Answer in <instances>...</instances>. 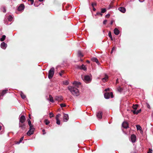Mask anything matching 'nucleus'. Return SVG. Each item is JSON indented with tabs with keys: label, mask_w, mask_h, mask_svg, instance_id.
I'll return each mask as SVG.
<instances>
[{
	"label": "nucleus",
	"mask_w": 153,
	"mask_h": 153,
	"mask_svg": "<svg viewBox=\"0 0 153 153\" xmlns=\"http://www.w3.org/2000/svg\"><path fill=\"white\" fill-rule=\"evenodd\" d=\"M68 88L71 94L74 96H78L79 95V90L73 86H69Z\"/></svg>",
	"instance_id": "f257e3e1"
},
{
	"label": "nucleus",
	"mask_w": 153,
	"mask_h": 153,
	"mask_svg": "<svg viewBox=\"0 0 153 153\" xmlns=\"http://www.w3.org/2000/svg\"><path fill=\"white\" fill-rule=\"evenodd\" d=\"M54 73V68L53 67L51 68L48 72V77L51 79L52 78Z\"/></svg>",
	"instance_id": "f03ea898"
},
{
	"label": "nucleus",
	"mask_w": 153,
	"mask_h": 153,
	"mask_svg": "<svg viewBox=\"0 0 153 153\" xmlns=\"http://www.w3.org/2000/svg\"><path fill=\"white\" fill-rule=\"evenodd\" d=\"M82 78L84 81L87 83L90 82L91 80V76L89 75H85L84 77H82Z\"/></svg>",
	"instance_id": "7ed1b4c3"
},
{
	"label": "nucleus",
	"mask_w": 153,
	"mask_h": 153,
	"mask_svg": "<svg viewBox=\"0 0 153 153\" xmlns=\"http://www.w3.org/2000/svg\"><path fill=\"white\" fill-rule=\"evenodd\" d=\"M104 96L105 98L106 99H109L110 97L111 98L113 97V93L112 92H111L110 93L106 92L104 94Z\"/></svg>",
	"instance_id": "20e7f679"
},
{
	"label": "nucleus",
	"mask_w": 153,
	"mask_h": 153,
	"mask_svg": "<svg viewBox=\"0 0 153 153\" xmlns=\"http://www.w3.org/2000/svg\"><path fill=\"white\" fill-rule=\"evenodd\" d=\"M34 128L33 127H30V129L27 133V134L28 136H30L33 134L34 133Z\"/></svg>",
	"instance_id": "39448f33"
},
{
	"label": "nucleus",
	"mask_w": 153,
	"mask_h": 153,
	"mask_svg": "<svg viewBox=\"0 0 153 153\" xmlns=\"http://www.w3.org/2000/svg\"><path fill=\"white\" fill-rule=\"evenodd\" d=\"M25 118L24 115H22L19 119V123H23L25 122Z\"/></svg>",
	"instance_id": "423d86ee"
},
{
	"label": "nucleus",
	"mask_w": 153,
	"mask_h": 153,
	"mask_svg": "<svg viewBox=\"0 0 153 153\" xmlns=\"http://www.w3.org/2000/svg\"><path fill=\"white\" fill-rule=\"evenodd\" d=\"M19 128L22 130H24L26 128V124L24 123H19Z\"/></svg>",
	"instance_id": "0eeeda50"
},
{
	"label": "nucleus",
	"mask_w": 153,
	"mask_h": 153,
	"mask_svg": "<svg viewBox=\"0 0 153 153\" xmlns=\"http://www.w3.org/2000/svg\"><path fill=\"white\" fill-rule=\"evenodd\" d=\"M136 139V136L134 134H132L131 136V141L134 143L135 142Z\"/></svg>",
	"instance_id": "6e6552de"
},
{
	"label": "nucleus",
	"mask_w": 153,
	"mask_h": 153,
	"mask_svg": "<svg viewBox=\"0 0 153 153\" xmlns=\"http://www.w3.org/2000/svg\"><path fill=\"white\" fill-rule=\"evenodd\" d=\"M102 113L101 111L97 112V117L99 119L102 118Z\"/></svg>",
	"instance_id": "1a4fd4ad"
},
{
	"label": "nucleus",
	"mask_w": 153,
	"mask_h": 153,
	"mask_svg": "<svg viewBox=\"0 0 153 153\" xmlns=\"http://www.w3.org/2000/svg\"><path fill=\"white\" fill-rule=\"evenodd\" d=\"M69 119L68 115V114H65L64 115L63 121L67 122Z\"/></svg>",
	"instance_id": "9d476101"
},
{
	"label": "nucleus",
	"mask_w": 153,
	"mask_h": 153,
	"mask_svg": "<svg viewBox=\"0 0 153 153\" xmlns=\"http://www.w3.org/2000/svg\"><path fill=\"white\" fill-rule=\"evenodd\" d=\"M1 47L2 49H5L7 47V44L4 42H3L1 43Z\"/></svg>",
	"instance_id": "9b49d317"
},
{
	"label": "nucleus",
	"mask_w": 153,
	"mask_h": 153,
	"mask_svg": "<svg viewBox=\"0 0 153 153\" xmlns=\"http://www.w3.org/2000/svg\"><path fill=\"white\" fill-rule=\"evenodd\" d=\"M25 8L24 5L23 4H21L18 8V10L19 11L23 10Z\"/></svg>",
	"instance_id": "f8f14e48"
},
{
	"label": "nucleus",
	"mask_w": 153,
	"mask_h": 153,
	"mask_svg": "<svg viewBox=\"0 0 153 153\" xmlns=\"http://www.w3.org/2000/svg\"><path fill=\"white\" fill-rule=\"evenodd\" d=\"M122 126L123 127L125 128H127L128 127V124L127 122H124L122 124Z\"/></svg>",
	"instance_id": "ddd939ff"
},
{
	"label": "nucleus",
	"mask_w": 153,
	"mask_h": 153,
	"mask_svg": "<svg viewBox=\"0 0 153 153\" xmlns=\"http://www.w3.org/2000/svg\"><path fill=\"white\" fill-rule=\"evenodd\" d=\"M118 10L123 13H125L126 11V9L125 8L123 7H120L118 8Z\"/></svg>",
	"instance_id": "4468645a"
},
{
	"label": "nucleus",
	"mask_w": 153,
	"mask_h": 153,
	"mask_svg": "<svg viewBox=\"0 0 153 153\" xmlns=\"http://www.w3.org/2000/svg\"><path fill=\"white\" fill-rule=\"evenodd\" d=\"M55 99L56 100L59 101L63 100V97L62 96H56L55 97Z\"/></svg>",
	"instance_id": "2eb2a0df"
},
{
	"label": "nucleus",
	"mask_w": 153,
	"mask_h": 153,
	"mask_svg": "<svg viewBox=\"0 0 153 153\" xmlns=\"http://www.w3.org/2000/svg\"><path fill=\"white\" fill-rule=\"evenodd\" d=\"M93 61L95 62L98 65H99L100 63L99 62L98 59L95 57H93L91 59Z\"/></svg>",
	"instance_id": "dca6fc26"
},
{
	"label": "nucleus",
	"mask_w": 153,
	"mask_h": 153,
	"mask_svg": "<svg viewBox=\"0 0 153 153\" xmlns=\"http://www.w3.org/2000/svg\"><path fill=\"white\" fill-rule=\"evenodd\" d=\"M114 33L116 35H118L120 33L119 30L116 28L114 30Z\"/></svg>",
	"instance_id": "f3484780"
},
{
	"label": "nucleus",
	"mask_w": 153,
	"mask_h": 153,
	"mask_svg": "<svg viewBox=\"0 0 153 153\" xmlns=\"http://www.w3.org/2000/svg\"><path fill=\"white\" fill-rule=\"evenodd\" d=\"M79 68L80 69L83 70L84 71H85L87 70L86 67L83 64H82L81 66Z\"/></svg>",
	"instance_id": "a211bd4d"
},
{
	"label": "nucleus",
	"mask_w": 153,
	"mask_h": 153,
	"mask_svg": "<svg viewBox=\"0 0 153 153\" xmlns=\"http://www.w3.org/2000/svg\"><path fill=\"white\" fill-rule=\"evenodd\" d=\"M108 78V76L106 75H105V77L102 79V80L103 82H105L106 81Z\"/></svg>",
	"instance_id": "6ab92c4d"
},
{
	"label": "nucleus",
	"mask_w": 153,
	"mask_h": 153,
	"mask_svg": "<svg viewBox=\"0 0 153 153\" xmlns=\"http://www.w3.org/2000/svg\"><path fill=\"white\" fill-rule=\"evenodd\" d=\"M8 91L7 89H5L2 91V92L1 93V96H3L5 94L7 91Z\"/></svg>",
	"instance_id": "aec40b11"
},
{
	"label": "nucleus",
	"mask_w": 153,
	"mask_h": 153,
	"mask_svg": "<svg viewBox=\"0 0 153 153\" xmlns=\"http://www.w3.org/2000/svg\"><path fill=\"white\" fill-rule=\"evenodd\" d=\"M20 95H21V97L23 99H25L26 97V96L22 92H21Z\"/></svg>",
	"instance_id": "412c9836"
},
{
	"label": "nucleus",
	"mask_w": 153,
	"mask_h": 153,
	"mask_svg": "<svg viewBox=\"0 0 153 153\" xmlns=\"http://www.w3.org/2000/svg\"><path fill=\"white\" fill-rule=\"evenodd\" d=\"M24 136L22 137L20 139L19 141H18V142H16V144H19V143H21L22 142V141L24 139Z\"/></svg>",
	"instance_id": "4be33fe9"
},
{
	"label": "nucleus",
	"mask_w": 153,
	"mask_h": 153,
	"mask_svg": "<svg viewBox=\"0 0 153 153\" xmlns=\"http://www.w3.org/2000/svg\"><path fill=\"white\" fill-rule=\"evenodd\" d=\"M27 121L30 127H33V125L31 124V122L30 120L29 119H28Z\"/></svg>",
	"instance_id": "5701e85b"
},
{
	"label": "nucleus",
	"mask_w": 153,
	"mask_h": 153,
	"mask_svg": "<svg viewBox=\"0 0 153 153\" xmlns=\"http://www.w3.org/2000/svg\"><path fill=\"white\" fill-rule=\"evenodd\" d=\"M49 98H50V100H49L50 101L52 102H53V103L54 102V101L53 100V98L52 97V96L51 95H49Z\"/></svg>",
	"instance_id": "b1692460"
},
{
	"label": "nucleus",
	"mask_w": 153,
	"mask_h": 153,
	"mask_svg": "<svg viewBox=\"0 0 153 153\" xmlns=\"http://www.w3.org/2000/svg\"><path fill=\"white\" fill-rule=\"evenodd\" d=\"M13 18L11 15H9L8 16L7 19L9 21H11L13 20Z\"/></svg>",
	"instance_id": "393cba45"
},
{
	"label": "nucleus",
	"mask_w": 153,
	"mask_h": 153,
	"mask_svg": "<svg viewBox=\"0 0 153 153\" xmlns=\"http://www.w3.org/2000/svg\"><path fill=\"white\" fill-rule=\"evenodd\" d=\"M44 123L46 125H48L50 123V122L49 120H48L47 119H45L44 120Z\"/></svg>",
	"instance_id": "a878e982"
},
{
	"label": "nucleus",
	"mask_w": 153,
	"mask_h": 153,
	"mask_svg": "<svg viewBox=\"0 0 153 153\" xmlns=\"http://www.w3.org/2000/svg\"><path fill=\"white\" fill-rule=\"evenodd\" d=\"M6 38V36L4 35L2 36V37L0 39V41H3Z\"/></svg>",
	"instance_id": "bb28decb"
},
{
	"label": "nucleus",
	"mask_w": 153,
	"mask_h": 153,
	"mask_svg": "<svg viewBox=\"0 0 153 153\" xmlns=\"http://www.w3.org/2000/svg\"><path fill=\"white\" fill-rule=\"evenodd\" d=\"M138 106V104H136L134 105H133L132 107L134 109H135V110H136L137 109Z\"/></svg>",
	"instance_id": "cd10ccee"
},
{
	"label": "nucleus",
	"mask_w": 153,
	"mask_h": 153,
	"mask_svg": "<svg viewBox=\"0 0 153 153\" xmlns=\"http://www.w3.org/2000/svg\"><path fill=\"white\" fill-rule=\"evenodd\" d=\"M106 11V9L105 8H102L101 9V13H105Z\"/></svg>",
	"instance_id": "c85d7f7f"
},
{
	"label": "nucleus",
	"mask_w": 153,
	"mask_h": 153,
	"mask_svg": "<svg viewBox=\"0 0 153 153\" xmlns=\"http://www.w3.org/2000/svg\"><path fill=\"white\" fill-rule=\"evenodd\" d=\"M78 55L79 57H83V55L82 54V53L80 51H78Z\"/></svg>",
	"instance_id": "c756f323"
},
{
	"label": "nucleus",
	"mask_w": 153,
	"mask_h": 153,
	"mask_svg": "<svg viewBox=\"0 0 153 153\" xmlns=\"http://www.w3.org/2000/svg\"><path fill=\"white\" fill-rule=\"evenodd\" d=\"M63 84H64L66 85H67L68 84L69 82L68 81H65L63 82Z\"/></svg>",
	"instance_id": "7c9ffc66"
},
{
	"label": "nucleus",
	"mask_w": 153,
	"mask_h": 153,
	"mask_svg": "<svg viewBox=\"0 0 153 153\" xmlns=\"http://www.w3.org/2000/svg\"><path fill=\"white\" fill-rule=\"evenodd\" d=\"M108 36L111 40H112V37L111 35V32L108 33Z\"/></svg>",
	"instance_id": "2f4dec72"
},
{
	"label": "nucleus",
	"mask_w": 153,
	"mask_h": 153,
	"mask_svg": "<svg viewBox=\"0 0 153 153\" xmlns=\"http://www.w3.org/2000/svg\"><path fill=\"white\" fill-rule=\"evenodd\" d=\"M136 127L137 130H141V126L139 125H137Z\"/></svg>",
	"instance_id": "473e14b6"
},
{
	"label": "nucleus",
	"mask_w": 153,
	"mask_h": 153,
	"mask_svg": "<svg viewBox=\"0 0 153 153\" xmlns=\"http://www.w3.org/2000/svg\"><path fill=\"white\" fill-rule=\"evenodd\" d=\"M97 14H98V16H102V13L101 12H97Z\"/></svg>",
	"instance_id": "72a5a7b5"
},
{
	"label": "nucleus",
	"mask_w": 153,
	"mask_h": 153,
	"mask_svg": "<svg viewBox=\"0 0 153 153\" xmlns=\"http://www.w3.org/2000/svg\"><path fill=\"white\" fill-rule=\"evenodd\" d=\"M73 84L74 85H79L80 84V83L79 82H78L76 81H75L73 83Z\"/></svg>",
	"instance_id": "f704fd0d"
},
{
	"label": "nucleus",
	"mask_w": 153,
	"mask_h": 153,
	"mask_svg": "<svg viewBox=\"0 0 153 153\" xmlns=\"http://www.w3.org/2000/svg\"><path fill=\"white\" fill-rule=\"evenodd\" d=\"M56 124L59 125H60V121L59 120V119H56Z\"/></svg>",
	"instance_id": "c9c22d12"
},
{
	"label": "nucleus",
	"mask_w": 153,
	"mask_h": 153,
	"mask_svg": "<svg viewBox=\"0 0 153 153\" xmlns=\"http://www.w3.org/2000/svg\"><path fill=\"white\" fill-rule=\"evenodd\" d=\"M60 106L61 108H63L66 106V105L64 103H62L60 104Z\"/></svg>",
	"instance_id": "e433bc0d"
},
{
	"label": "nucleus",
	"mask_w": 153,
	"mask_h": 153,
	"mask_svg": "<svg viewBox=\"0 0 153 153\" xmlns=\"http://www.w3.org/2000/svg\"><path fill=\"white\" fill-rule=\"evenodd\" d=\"M49 115L50 117L51 118L52 117H53L54 116V114H53V113L51 112L49 113Z\"/></svg>",
	"instance_id": "4c0bfd02"
},
{
	"label": "nucleus",
	"mask_w": 153,
	"mask_h": 153,
	"mask_svg": "<svg viewBox=\"0 0 153 153\" xmlns=\"http://www.w3.org/2000/svg\"><path fill=\"white\" fill-rule=\"evenodd\" d=\"M61 114H57L56 117V119H59V118L61 116Z\"/></svg>",
	"instance_id": "58836bf2"
},
{
	"label": "nucleus",
	"mask_w": 153,
	"mask_h": 153,
	"mask_svg": "<svg viewBox=\"0 0 153 153\" xmlns=\"http://www.w3.org/2000/svg\"><path fill=\"white\" fill-rule=\"evenodd\" d=\"M152 149L149 148V151L148 153H152Z\"/></svg>",
	"instance_id": "ea45409f"
},
{
	"label": "nucleus",
	"mask_w": 153,
	"mask_h": 153,
	"mask_svg": "<svg viewBox=\"0 0 153 153\" xmlns=\"http://www.w3.org/2000/svg\"><path fill=\"white\" fill-rule=\"evenodd\" d=\"M3 10L2 11L4 13H5L6 12V10L5 7H2Z\"/></svg>",
	"instance_id": "a19ab883"
},
{
	"label": "nucleus",
	"mask_w": 153,
	"mask_h": 153,
	"mask_svg": "<svg viewBox=\"0 0 153 153\" xmlns=\"http://www.w3.org/2000/svg\"><path fill=\"white\" fill-rule=\"evenodd\" d=\"M115 49V48L114 47L112 48L111 51V53H112L113 52V51H114Z\"/></svg>",
	"instance_id": "79ce46f5"
},
{
	"label": "nucleus",
	"mask_w": 153,
	"mask_h": 153,
	"mask_svg": "<svg viewBox=\"0 0 153 153\" xmlns=\"http://www.w3.org/2000/svg\"><path fill=\"white\" fill-rule=\"evenodd\" d=\"M107 22V20H104L103 21V24H104V25L106 24Z\"/></svg>",
	"instance_id": "37998d69"
},
{
	"label": "nucleus",
	"mask_w": 153,
	"mask_h": 153,
	"mask_svg": "<svg viewBox=\"0 0 153 153\" xmlns=\"http://www.w3.org/2000/svg\"><path fill=\"white\" fill-rule=\"evenodd\" d=\"M141 109H140L139 110H138L137 111L136 114H137L139 113H140L141 112Z\"/></svg>",
	"instance_id": "c03bdc74"
},
{
	"label": "nucleus",
	"mask_w": 153,
	"mask_h": 153,
	"mask_svg": "<svg viewBox=\"0 0 153 153\" xmlns=\"http://www.w3.org/2000/svg\"><path fill=\"white\" fill-rule=\"evenodd\" d=\"M28 1L31 2V4L32 5L33 4L34 2V0H28Z\"/></svg>",
	"instance_id": "a18cd8bd"
},
{
	"label": "nucleus",
	"mask_w": 153,
	"mask_h": 153,
	"mask_svg": "<svg viewBox=\"0 0 153 153\" xmlns=\"http://www.w3.org/2000/svg\"><path fill=\"white\" fill-rule=\"evenodd\" d=\"M91 5L93 7H94V6H96V3H92Z\"/></svg>",
	"instance_id": "49530a36"
},
{
	"label": "nucleus",
	"mask_w": 153,
	"mask_h": 153,
	"mask_svg": "<svg viewBox=\"0 0 153 153\" xmlns=\"http://www.w3.org/2000/svg\"><path fill=\"white\" fill-rule=\"evenodd\" d=\"M146 105H147V107L148 108L150 109L151 107H150V105H149V104H148V103H147Z\"/></svg>",
	"instance_id": "de8ad7c7"
},
{
	"label": "nucleus",
	"mask_w": 153,
	"mask_h": 153,
	"mask_svg": "<svg viewBox=\"0 0 153 153\" xmlns=\"http://www.w3.org/2000/svg\"><path fill=\"white\" fill-rule=\"evenodd\" d=\"M64 72V71H61V73H59V75L61 76H62V73H63Z\"/></svg>",
	"instance_id": "09e8293b"
},
{
	"label": "nucleus",
	"mask_w": 153,
	"mask_h": 153,
	"mask_svg": "<svg viewBox=\"0 0 153 153\" xmlns=\"http://www.w3.org/2000/svg\"><path fill=\"white\" fill-rule=\"evenodd\" d=\"M110 16V14L109 13L105 15L106 17H109Z\"/></svg>",
	"instance_id": "8fccbe9b"
},
{
	"label": "nucleus",
	"mask_w": 153,
	"mask_h": 153,
	"mask_svg": "<svg viewBox=\"0 0 153 153\" xmlns=\"http://www.w3.org/2000/svg\"><path fill=\"white\" fill-rule=\"evenodd\" d=\"M133 113L134 114H136L137 111H136V110H134V111H133Z\"/></svg>",
	"instance_id": "3c124183"
},
{
	"label": "nucleus",
	"mask_w": 153,
	"mask_h": 153,
	"mask_svg": "<svg viewBox=\"0 0 153 153\" xmlns=\"http://www.w3.org/2000/svg\"><path fill=\"white\" fill-rule=\"evenodd\" d=\"M42 131L43 132V134H45L46 133L45 132V129H43Z\"/></svg>",
	"instance_id": "603ef678"
},
{
	"label": "nucleus",
	"mask_w": 153,
	"mask_h": 153,
	"mask_svg": "<svg viewBox=\"0 0 153 153\" xmlns=\"http://www.w3.org/2000/svg\"><path fill=\"white\" fill-rule=\"evenodd\" d=\"M109 88H107L105 89V91H109Z\"/></svg>",
	"instance_id": "864d4df0"
},
{
	"label": "nucleus",
	"mask_w": 153,
	"mask_h": 153,
	"mask_svg": "<svg viewBox=\"0 0 153 153\" xmlns=\"http://www.w3.org/2000/svg\"><path fill=\"white\" fill-rule=\"evenodd\" d=\"M118 83V79H117L116 80V83Z\"/></svg>",
	"instance_id": "5fc2aeb1"
},
{
	"label": "nucleus",
	"mask_w": 153,
	"mask_h": 153,
	"mask_svg": "<svg viewBox=\"0 0 153 153\" xmlns=\"http://www.w3.org/2000/svg\"><path fill=\"white\" fill-rule=\"evenodd\" d=\"M93 10L94 11H96V9L94 7H93Z\"/></svg>",
	"instance_id": "6e6d98bb"
},
{
	"label": "nucleus",
	"mask_w": 153,
	"mask_h": 153,
	"mask_svg": "<svg viewBox=\"0 0 153 153\" xmlns=\"http://www.w3.org/2000/svg\"><path fill=\"white\" fill-rule=\"evenodd\" d=\"M113 21H111L110 22V24L111 25H112L113 24Z\"/></svg>",
	"instance_id": "4d7b16f0"
},
{
	"label": "nucleus",
	"mask_w": 153,
	"mask_h": 153,
	"mask_svg": "<svg viewBox=\"0 0 153 153\" xmlns=\"http://www.w3.org/2000/svg\"><path fill=\"white\" fill-rule=\"evenodd\" d=\"M144 0H143V1H140V0H139V1L141 2H143L144 1Z\"/></svg>",
	"instance_id": "13d9d810"
},
{
	"label": "nucleus",
	"mask_w": 153,
	"mask_h": 153,
	"mask_svg": "<svg viewBox=\"0 0 153 153\" xmlns=\"http://www.w3.org/2000/svg\"><path fill=\"white\" fill-rule=\"evenodd\" d=\"M39 1H43V0H39Z\"/></svg>",
	"instance_id": "bf43d9fd"
},
{
	"label": "nucleus",
	"mask_w": 153,
	"mask_h": 153,
	"mask_svg": "<svg viewBox=\"0 0 153 153\" xmlns=\"http://www.w3.org/2000/svg\"><path fill=\"white\" fill-rule=\"evenodd\" d=\"M29 118L30 119H31V117H30V114H29Z\"/></svg>",
	"instance_id": "052dcab7"
},
{
	"label": "nucleus",
	"mask_w": 153,
	"mask_h": 153,
	"mask_svg": "<svg viewBox=\"0 0 153 153\" xmlns=\"http://www.w3.org/2000/svg\"><path fill=\"white\" fill-rule=\"evenodd\" d=\"M97 15H98V14H97V13L95 15V16H97Z\"/></svg>",
	"instance_id": "680f3d73"
},
{
	"label": "nucleus",
	"mask_w": 153,
	"mask_h": 153,
	"mask_svg": "<svg viewBox=\"0 0 153 153\" xmlns=\"http://www.w3.org/2000/svg\"><path fill=\"white\" fill-rule=\"evenodd\" d=\"M87 62H88V63H89L90 62V61H87Z\"/></svg>",
	"instance_id": "e2e57ef3"
},
{
	"label": "nucleus",
	"mask_w": 153,
	"mask_h": 153,
	"mask_svg": "<svg viewBox=\"0 0 153 153\" xmlns=\"http://www.w3.org/2000/svg\"><path fill=\"white\" fill-rule=\"evenodd\" d=\"M1 129V126H0V130Z\"/></svg>",
	"instance_id": "0e129e2a"
},
{
	"label": "nucleus",
	"mask_w": 153,
	"mask_h": 153,
	"mask_svg": "<svg viewBox=\"0 0 153 153\" xmlns=\"http://www.w3.org/2000/svg\"><path fill=\"white\" fill-rule=\"evenodd\" d=\"M1 99V96H0V100Z\"/></svg>",
	"instance_id": "69168bd1"
}]
</instances>
